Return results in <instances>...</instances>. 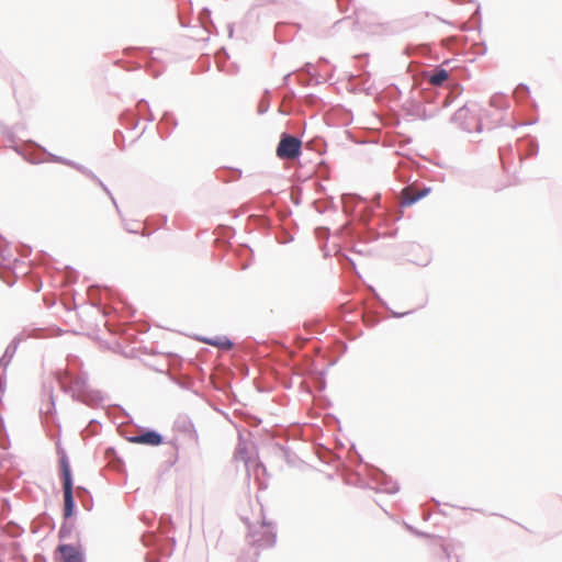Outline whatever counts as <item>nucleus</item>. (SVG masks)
Returning a JSON list of instances; mask_svg holds the SVG:
<instances>
[{
	"label": "nucleus",
	"instance_id": "obj_1",
	"mask_svg": "<svg viewBox=\"0 0 562 562\" xmlns=\"http://www.w3.org/2000/svg\"><path fill=\"white\" fill-rule=\"evenodd\" d=\"M341 203L344 213L352 217V222H357L361 227L359 229L353 228L352 235H356L360 241L366 243L374 241L380 237V233L369 225L373 210L364 198L356 193H344Z\"/></svg>",
	"mask_w": 562,
	"mask_h": 562
},
{
	"label": "nucleus",
	"instance_id": "obj_2",
	"mask_svg": "<svg viewBox=\"0 0 562 562\" xmlns=\"http://www.w3.org/2000/svg\"><path fill=\"white\" fill-rule=\"evenodd\" d=\"M68 382L59 381L65 393H69L72 400L81 402L88 406L94 407L102 404L104 397L98 390H92L88 385V375L81 373L78 375L67 374Z\"/></svg>",
	"mask_w": 562,
	"mask_h": 562
},
{
	"label": "nucleus",
	"instance_id": "obj_3",
	"mask_svg": "<svg viewBox=\"0 0 562 562\" xmlns=\"http://www.w3.org/2000/svg\"><path fill=\"white\" fill-rule=\"evenodd\" d=\"M60 462V480L64 493V509L63 516L65 520L70 519L77 513V506L74 496V480L71 468L67 456L64 453L59 460Z\"/></svg>",
	"mask_w": 562,
	"mask_h": 562
},
{
	"label": "nucleus",
	"instance_id": "obj_4",
	"mask_svg": "<svg viewBox=\"0 0 562 562\" xmlns=\"http://www.w3.org/2000/svg\"><path fill=\"white\" fill-rule=\"evenodd\" d=\"M277 541L276 528L265 519L258 527H249L248 542L257 549L272 548Z\"/></svg>",
	"mask_w": 562,
	"mask_h": 562
},
{
	"label": "nucleus",
	"instance_id": "obj_5",
	"mask_svg": "<svg viewBox=\"0 0 562 562\" xmlns=\"http://www.w3.org/2000/svg\"><path fill=\"white\" fill-rule=\"evenodd\" d=\"M302 154V142L299 137L289 133L281 135L280 142L277 146V156L284 160L297 159Z\"/></svg>",
	"mask_w": 562,
	"mask_h": 562
},
{
	"label": "nucleus",
	"instance_id": "obj_6",
	"mask_svg": "<svg viewBox=\"0 0 562 562\" xmlns=\"http://www.w3.org/2000/svg\"><path fill=\"white\" fill-rule=\"evenodd\" d=\"M451 122L465 132L482 131V123L472 114L468 105L458 109L451 117Z\"/></svg>",
	"mask_w": 562,
	"mask_h": 562
},
{
	"label": "nucleus",
	"instance_id": "obj_7",
	"mask_svg": "<svg viewBox=\"0 0 562 562\" xmlns=\"http://www.w3.org/2000/svg\"><path fill=\"white\" fill-rule=\"evenodd\" d=\"M20 341V336L14 337L12 341L7 346L4 353L0 358V394L4 393L5 391L4 373L7 367L9 366V363L11 362L12 358L16 352Z\"/></svg>",
	"mask_w": 562,
	"mask_h": 562
},
{
	"label": "nucleus",
	"instance_id": "obj_8",
	"mask_svg": "<svg viewBox=\"0 0 562 562\" xmlns=\"http://www.w3.org/2000/svg\"><path fill=\"white\" fill-rule=\"evenodd\" d=\"M372 482L375 484L372 488L376 492L386 494H395L398 492V484L392 477L387 476L383 471L376 470L373 474Z\"/></svg>",
	"mask_w": 562,
	"mask_h": 562
},
{
	"label": "nucleus",
	"instance_id": "obj_9",
	"mask_svg": "<svg viewBox=\"0 0 562 562\" xmlns=\"http://www.w3.org/2000/svg\"><path fill=\"white\" fill-rule=\"evenodd\" d=\"M175 429L181 434H183L186 437H188L190 440H192L194 443L199 442V435L194 427L193 422L188 415H179L177 419L175 420Z\"/></svg>",
	"mask_w": 562,
	"mask_h": 562
},
{
	"label": "nucleus",
	"instance_id": "obj_10",
	"mask_svg": "<svg viewBox=\"0 0 562 562\" xmlns=\"http://www.w3.org/2000/svg\"><path fill=\"white\" fill-rule=\"evenodd\" d=\"M131 442L157 447L164 442V436L155 429H145L128 438Z\"/></svg>",
	"mask_w": 562,
	"mask_h": 562
},
{
	"label": "nucleus",
	"instance_id": "obj_11",
	"mask_svg": "<svg viewBox=\"0 0 562 562\" xmlns=\"http://www.w3.org/2000/svg\"><path fill=\"white\" fill-rule=\"evenodd\" d=\"M60 555V562H85V553L70 543H60L56 550Z\"/></svg>",
	"mask_w": 562,
	"mask_h": 562
},
{
	"label": "nucleus",
	"instance_id": "obj_12",
	"mask_svg": "<svg viewBox=\"0 0 562 562\" xmlns=\"http://www.w3.org/2000/svg\"><path fill=\"white\" fill-rule=\"evenodd\" d=\"M203 341L210 346L217 347L225 351H228L234 347V342L226 336H215L212 338H205L203 339Z\"/></svg>",
	"mask_w": 562,
	"mask_h": 562
},
{
	"label": "nucleus",
	"instance_id": "obj_13",
	"mask_svg": "<svg viewBox=\"0 0 562 562\" xmlns=\"http://www.w3.org/2000/svg\"><path fill=\"white\" fill-rule=\"evenodd\" d=\"M449 78V72L442 67H436L428 75V80L432 86L439 87Z\"/></svg>",
	"mask_w": 562,
	"mask_h": 562
},
{
	"label": "nucleus",
	"instance_id": "obj_14",
	"mask_svg": "<svg viewBox=\"0 0 562 562\" xmlns=\"http://www.w3.org/2000/svg\"><path fill=\"white\" fill-rule=\"evenodd\" d=\"M378 27L381 29L379 31L380 34L394 35L403 30V24L401 21H387L380 23Z\"/></svg>",
	"mask_w": 562,
	"mask_h": 562
},
{
	"label": "nucleus",
	"instance_id": "obj_15",
	"mask_svg": "<svg viewBox=\"0 0 562 562\" xmlns=\"http://www.w3.org/2000/svg\"><path fill=\"white\" fill-rule=\"evenodd\" d=\"M76 529V524L75 521L68 519V520H65L63 521L60 528H59V531H58V538L60 540H68V539H71L72 538V533Z\"/></svg>",
	"mask_w": 562,
	"mask_h": 562
},
{
	"label": "nucleus",
	"instance_id": "obj_16",
	"mask_svg": "<svg viewBox=\"0 0 562 562\" xmlns=\"http://www.w3.org/2000/svg\"><path fill=\"white\" fill-rule=\"evenodd\" d=\"M491 105L493 108L499 109V110H506L509 106L507 98L504 95L495 94L491 98L490 101Z\"/></svg>",
	"mask_w": 562,
	"mask_h": 562
},
{
	"label": "nucleus",
	"instance_id": "obj_17",
	"mask_svg": "<svg viewBox=\"0 0 562 562\" xmlns=\"http://www.w3.org/2000/svg\"><path fill=\"white\" fill-rule=\"evenodd\" d=\"M269 108H270L269 90H266L265 95L259 101L257 112H258V114L262 115L268 112Z\"/></svg>",
	"mask_w": 562,
	"mask_h": 562
},
{
	"label": "nucleus",
	"instance_id": "obj_18",
	"mask_svg": "<svg viewBox=\"0 0 562 562\" xmlns=\"http://www.w3.org/2000/svg\"><path fill=\"white\" fill-rule=\"evenodd\" d=\"M97 184L105 192V194L110 198L111 202L113 203L116 212L119 215H121V210L119 207V204L115 200V198L113 196L112 192L110 191V189L108 188V186L100 179Z\"/></svg>",
	"mask_w": 562,
	"mask_h": 562
},
{
	"label": "nucleus",
	"instance_id": "obj_19",
	"mask_svg": "<svg viewBox=\"0 0 562 562\" xmlns=\"http://www.w3.org/2000/svg\"><path fill=\"white\" fill-rule=\"evenodd\" d=\"M97 184L105 192V194L110 198L111 202L113 203L116 212L119 215H121V210L119 207V204L115 200V198L113 196L112 192L110 191V189L108 188V186L100 179Z\"/></svg>",
	"mask_w": 562,
	"mask_h": 562
},
{
	"label": "nucleus",
	"instance_id": "obj_20",
	"mask_svg": "<svg viewBox=\"0 0 562 562\" xmlns=\"http://www.w3.org/2000/svg\"><path fill=\"white\" fill-rule=\"evenodd\" d=\"M200 19L203 24V27L209 31L207 23H210L212 26H214L213 22L211 21V11L207 8H204L200 13Z\"/></svg>",
	"mask_w": 562,
	"mask_h": 562
},
{
	"label": "nucleus",
	"instance_id": "obj_21",
	"mask_svg": "<svg viewBox=\"0 0 562 562\" xmlns=\"http://www.w3.org/2000/svg\"><path fill=\"white\" fill-rule=\"evenodd\" d=\"M120 216H122V214ZM121 218L123 221L124 228L128 233L137 234L139 232L140 224L138 222H126L123 217Z\"/></svg>",
	"mask_w": 562,
	"mask_h": 562
},
{
	"label": "nucleus",
	"instance_id": "obj_22",
	"mask_svg": "<svg viewBox=\"0 0 562 562\" xmlns=\"http://www.w3.org/2000/svg\"><path fill=\"white\" fill-rule=\"evenodd\" d=\"M48 156H49L52 161L64 164V165H67V166L71 167V168H74V164L76 162L74 160H70V159H67V158H64L61 156H57V155L50 154V153H48Z\"/></svg>",
	"mask_w": 562,
	"mask_h": 562
},
{
	"label": "nucleus",
	"instance_id": "obj_23",
	"mask_svg": "<svg viewBox=\"0 0 562 562\" xmlns=\"http://www.w3.org/2000/svg\"><path fill=\"white\" fill-rule=\"evenodd\" d=\"M420 199H417V193H414V194H406L404 195L402 202H401V205L402 206H411L413 204H415L416 202H418Z\"/></svg>",
	"mask_w": 562,
	"mask_h": 562
},
{
	"label": "nucleus",
	"instance_id": "obj_24",
	"mask_svg": "<svg viewBox=\"0 0 562 562\" xmlns=\"http://www.w3.org/2000/svg\"><path fill=\"white\" fill-rule=\"evenodd\" d=\"M529 94V87L527 85L520 83L515 89V95L517 98H524Z\"/></svg>",
	"mask_w": 562,
	"mask_h": 562
},
{
	"label": "nucleus",
	"instance_id": "obj_25",
	"mask_svg": "<svg viewBox=\"0 0 562 562\" xmlns=\"http://www.w3.org/2000/svg\"><path fill=\"white\" fill-rule=\"evenodd\" d=\"M128 120V125H126L128 128L134 130L138 125V121L134 117L132 113H125L122 115V120Z\"/></svg>",
	"mask_w": 562,
	"mask_h": 562
},
{
	"label": "nucleus",
	"instance_id": "obj_26",
	"mask_svg": "<svg viewBox=\"0 0 562 562\" xmlns=\"http://www.w3.org/2000/svg\"><path fill=\"white\" fill-rule=\"evenodd\" d=\"M162 122L171 124L172 127L177 126V121L171 112H165L162 115Z\"/></svg>",
	"mask_w": 562,
	"mask_h": 562
},
{
	"label": "nucleus",
	"instance_id": "obj_27",
	"mask_svg": "<svg viewBox=\"0 0 562 562\" xmlns=\"http://www.w3.org/2000/svg\"><path fill=\"white\" fill-rule=\"evenodd\" d=\"M143 106L148 111L147 121L153 122V121L155 120V116H154V114L151 113V111L149 110L148 102H147L145 99H142V100L138 102V109L140 110Z\"/></svg>",
	"mask_w": 562,
	"mask_h": 562
},
{
	"label": "nucleus",
	"instance_id": "obj_28",
	"mask_svg": "<svg viewBox=\"0 0 562 562\" xmlns=\"http://www.w3.org/2000/svg\"><path fill=\"white\" fill-rule=\"evenodd\" d=\"M74 168L76 170H78L79 172H81L83 176L86 177H89L90 173L92 172V170H90L89 168L85 167L83 165H80L78 162H75L74 164Z\"/></svg>",
	"mask_w": 562,
	"mask_h": 562
},
{
	"label": "nucleus",
	"instance_id": "obj_29",
	"mask_svg": "<svg viewBox=\"0 0 562 562\" xmlns=\"http://www.w3.org/2000/svg\"><path fill=\"white\" fill-rule=\"evenodd\" d=\"M278 0H255L252 7H267L277 3Z\"/></svg>",
	"mask_w": 562,
	"mask_h": 562
},
{
	"label": "nucleus",
	"instance_id": "obj_30",
	"mask_svg": "<svg viewBox=\"0 0 562 562\" xmlns=\"http://www.w3.org/2000/svg\"><path fill=\"white\" fill-rule=\"evenodd\" d=\"M312 68H313V64L312 63H305L302 66V68L300 69V71L305 72V74H307L310 76H313Z\"/></svg>",
	"mask_w": 562,
	"mask_h": 562
},
{
	"label": "nucleus",
	"instance_id": "obj_31",
	"mask_svg": "<svg viewBox=\"0 0 562 562\" xmlns=\"http://www.w3.org/2000/svg\"><path fill=\"white\" fill-rule=\"evenodd\" d=\"M48 397H49V407L47 408V413H52L55 409V400H54L52 390L49 391Z\"/></svg>",
	"mask_w": 562,
	"mask_h": 562
},
{
	"label": "nucleus",
	"instance_id": "obj_32",
	"mask_svg": "<svg viewBox=\"0 0 562 562\" xmlns=\"http://www.w3.org/2000/svg\"><path fill=\"white\" fill-rule=\"evenodd\" d=\"M509 150H510V148H509V147H508V148H506V147H502V148H499V157H501V160H502V164H503V166H504V167L506 166V162H505V153H506V151H509Z\"/></svg>",
	"mask_w": 562,
	"mask_h": 562
},
{
	"label": "nucleus",
	"instance_id": "obj_33",
	"mask_svg": "<svg viewBox=\"0 0 562 562\" xmlns=\"http://www.w3.org/2000/svg\"><path fill=\"white\" fill-rule=\"evenodd\" d=\"M429 192H430V188L425 187L424 189H422L420 191L417 192V199L425 198Z\"/></svg>",
	"mask_w": 562,
	"mask_h": 562
},
{
	"label": "nucleus",
	"instance_id": "obj_34",
	"mask_svg": "<svg viewBox=\"0 0 562 562\" xmlns=\"http://www.w3.org/2000/svg\"><path fill=\"white\" fill-rule=\"evenodd\" d=\"M291 75H292V72H288L286 75H284V77L282 79V86L283 87H288L289 86Z\"/></svg>",
	"mask_w": 562,
	"mask_h": 562
},
{
	"label": "nucleus",
	"instance_id": "obj_35",
	"mask_svg": "<svg viewBox=\"0 0 562 562\" xmlns=\"http://www.w3.org/2000/svg\"><path fill=\"white\" fill-rule=\"evenodd\" d=\"M373 203L376 207H380V204H381V194L380 193H376L374 194L373 196Z\"/></svg>",
	"mask_w": 562,
	"mask_h": 562
},
{
	"label": "nucleus",
	"instance_id": "obj_36",
	"mask_svg": "<svg viewBox=\"0 0 562 562\" xmlns=\"http://www.w3.org/2000/svg\"><path fill=\"white\" fill-rule=\"evenodd\" d=\"M299 81L303 86H312L313 85V79L303 80V79L299 78Z\"/></svg>",
	"mask_w": 562,
	"mask_h": 562
},
{
	"label": "nucleus",
	"instance_id": "obj_37",
	"mask_svg": "<svg viewBox=\"0 0 562 562\" xmlns=\"http://www.w3.org/2000/svg\"><path fill=\"white\" fill-rule=\"evenodd\" d=\"M411 313H412L411 311L409 312H404V313L392 312V315H393V317L400 318V317H403V316L408 315Z\"/></svg>",
	"mask_w": 562,
	"mask_h": 562
},
{
	"label": "nucleus",
	"instance_id": "obj_38",
	"mask_svg": "<svg viewBox=\"0 0 562 562\" xmlns=\"http://www.w3.org/2000/svg\"><path fill=\"white\" fill-rule=\"evenodd\" d=\"M88 178L95 183L100 180V178L93 171L90 173Z\"/></svg>",
	"mask_w": 562,
	"mask_h": 562
},
{
	"label": "nucleus",
	"instance_id": "obj_39",
	"mask_svg": "<svg viewBox=\"0 0 562 562\" xmlns=\"http://www.w3.org/2000/svg\"><path fill=\"white\" fill-rule=\"evenodd\" d=\"M147 70H148V72H149L153 77H155V78H157V77L160 75V72H159V71H154V70H150L149 68H148Z\"/></svg>",
	"mask_w": 562,
	"mask_h": 562
},
{
	"label": "nucleus",
	"instance_id": "obj_40",
	"mask_svg": "<svg viewBox=\"0 0 562 562\" xmlns=\"http://www.w3.org/2000/svg\"><path fill=\"white\" fill-rule=\"evenodd\" d=\"M442 549H443V552H445L447 559H450V552H449L448 547H443Z\"/></svg>",
	"mask_w": 562,
	"mask_h": 562
},
{
	"label": "nucleus",
	"instance_id": "obj_41",
	"mask_svg": "<svg viewBox=\"0 0 562 562\" xmlns=\"http://www.w3.org/2000/svg\"><path fill=\"white\" fill-rule=\"evenodd\" d=\"M353 251L358 252V254H362L363 252V250L360 249V247H357V245L353 246Z\"/></svg>",
	"mask_w": 562,
	"mask_h": 562
},
{
	"label": "nucleus",
	"instance_id": "obj_42",
	"mask_svg": "<svg viewBox=\"0 0 562 562\" xmlns=\"http://www.w3.org/2000/svg\"><path fill=\"white\" fill-rule=\"evenodd\" d=\"M353 251L358 252V254H362L363 252V250L360 249V247H357V245L353 246Z\"/></svg>",
	"mask_w": 562,
	"mask_h": 562
},
{
	"label": "nucleus",
	"instance_id": "obj_43",
	"mask_svg": "<svg viewBox=\"0 0 562 562\" xmlns=\"http://www.w3.org/2000/svg\"><path fill=\"white\" fill-rule=\"evenodd\" d=\"M90 503H92V499H90ZM83 506L87 510H90L91 509V504H89V506H86V504L83 503Z\"/></svg>",
	"mask_w": 562,
	"mask_h": 562
},
{
	"label": "nucleus",
	"instance_id": "obj_44",
	"mask_svg": "<svg viewBox=\"0 0 562 562\" xmlns=\"http://www.w3.org/2000/svg\"><path fill=\"white\" fill-rule=\"evenodd\" d=\"M32 164H38L41 162V160H37V159H29Z\"/></svg>",
	"mask_w": 562,
	"mask_h": 562
},
{
	"label": "nucleus",
	"instance_id": "obj_45",
	"mask_svg": "<svg viewBox=\"0 0 562 562\" xmlns=\"http://www.w3.org/2000/svg\"><path fill=\"white\" fill-rule=\"evenodd\" d=\"M233 32H234V31H233V27H232V26H229V36H232V35H233Z\"/></svg>",
	"mask_w": 562,
	"mask_h": 562
},
{
	"label": "nucleus",
	"instance_id": "obj_46",
	"mask_svg": "<svg viewBox=\"0 0 562 562\" xmlns=\"http://www.w3.org/2000/svg\"><path fill=\"white\" fill-rule=\"evenodd\" d=\"M78 490H79V491H82V492H85V493H88V491H87L86 488H83V487H79Z\"/></svg>",
	"mask_w": 562,
	"mask_h": 562
},
{
	"label": "nucleus",
	"instance_id": "obj_47",
	"mask_svg": "<svg viewBox=\"0 0 562 562\" xmlns=\"http://www.w3.org/2000/svg\"><path fill=\"white\" fill-rule=\"evenodd\" d=\"M319 61L326 63L327 60H326V58L322 57V58H319Z\"/></svg>",
	"mask_w": 562,
	"mask_h": 562
},
{
	"label": "nucleus",
	"instance_id": "obj_48",
	"mask_svg": "<svg viewBox=\"0 0 562 562\" xmlns=\"http://www.w3.org/2000/svg\"><path fill=\"white\" fill-rule=\"evenodd\" d=\"M290 94H291L292 97H294V95H295L294 90L290 89Z\"/></svg>",
	"mask_w": 562,
	"mask_h": 562
},
{
	"label": "nucleus",
	"instance_id": "obj_49",
	"mask_svg": "<svg viewBox=\"0 0 562 562\" xmlns=\"http://www.w3.org/2000/svg\"><path fill=\"white\" fill-rule=\"evenodd\" d=\"M222 52L224 53V55H225L226 57L228 56V55H227V53H226V50H225V48H222Z\"/></svg>",
	"mask_w": 562,
	"mask_h": 562
}]
</instances>
